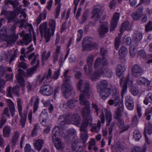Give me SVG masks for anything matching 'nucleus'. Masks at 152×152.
<instances>
[{
	"mask_svg": "<svg viewBox=\"0 0 152 152\" xmlns=\"http://www.w3.org/2000/svg\"><path fill=\"white\" fill-rule=\"evenodd\" d=\"M90 107L83 108L82 113L84 118L81 125L80 127V130L81 132L80 137L83 140L84 143L87 140L88 137L87 127L90 125L91 127V130L93 132L96 133L99 132L101 128V121L99 120L97 124H92V118L90 115Z\"/></svg>",
	"mask_w": 152,
	"mask_h": 152,
	"instance_id": "obj_1",
	"label": "nucleus"
},
{
	"mask_svg": "<svg viewBox=\"0 0 152 152\" xmlns=\"http://www.w3.org/2000/svg\"><path fill=\"white\" fill-rule=\"evenodd\" d=\"M107 62L106 59H101L97 58L95 60L94 67L95 71L90 76L91 81L98 80L101 76L103 77H110L113 75L112 71L107 67Z\"/></svg>",
	"mask_w": 152,
	"mask_h": 152,
	"instance_id": "obj_2",
	"label": "nucleus"
},
{
	"mask_svg": "<svg viewBox=\"0 0 152 152\" xmlns=\"http://www.w3.org/2000/svg\"><path fill=\"white\" fill-rule=\"evenodd\" d=\"M33 57L34 58L31 62V64L33 65L36 63V65L35 66H34L32 68L27 70V75H26L24 73L22 69H18V74L17 75L16 77L17 80L19 83L20 86L22 87L23 93H24L25 88V78L33 74L35 70L39 66V61L38 59L39 57V55H36L34 56V54L33 53L29 56L28 57V59L30 60Z\"/></svg>",
	"mask_w": 152,
	"mask_h": 152,
	"instance_id": "obj_3",
	"label": "nucleus"
},
{
	"mask_svg": "<svg viewBox=\"0 0 152 152\" xmlns=\"http://www.w3.org/2000/svg\"><path fill=\"white\" fill-rule=\"evenodd\" d=\"M90 85L88 82L80 80L77 85L78 89L81 91L80 96V104L85 106V107H90L89 102L86 99L89 98L90 94Z\"/></svg>",
	"mask_w": 152,
	"mask_h": 152,
	"instance_id": "obj_4",
	"label": "nucleus"
},
{
	"mask_svg": "<svg viewBox=\"0 0 152 152\" xmlns=\"http://www.w3.org/2000/svg\"><path fill=\"white\" fill-rule=\"evenodd\" d=\"M56 24L55 20L53 19H50L49 20L48 24L51 29V32H50V28L47 27V23L46 22H44L40 25V33L42 35L44 34L46 42H48L50 41L51 35L53 36L54 34Z\"/></svg>",
	"mask_w": 152,
	"mask_h": 152,
	"instance_id": "obj_5",
	"label": "nucleus"
},
{
	"mask_svg": "<svg viewBox=\"0 0 152 152\" xmlns=\"http://www.w3.org/2000/svg\"><path fill=\"white\" fill-rule=\"evenodd\" d=\"M59 126L60 129L61 130V133H63V137L66 140L68 141L72 137H74V138L72 139L71 142V148L72 150L75 151L77 147L78 143V139L76 136V132L75 129L73 128H71L69 129L68 131L66 130L63 128L64 125L62 126L61 125V122H59Z\"/></svg>",
	"mask_w": 152,
	"mask_h": 152,
	"instance_id": "obj_6",
	"label": "nucleus"
},
{
	"mask_svg": "<svg viewBox=\"0 0 152 152\" xmlns=\"http://www.w3.org/2000/svg\"><path fill=\"white\" fill-rule=\"evenodd\" d=\"M61 122V125H65L66 124H72L76 126L80 124L81 122V118L79 115L77 113L72 114H68L60 116L58 120Z\"/></svg>",
	"mask_w": 152,
	"mask_h": 152,
	"instance_id": "obj_7",
	"label": "nucleus"
},
{
	"mask_svg": "<svg viewBox=\"0 0 152 152\" xmlns=\"http://www.w3.org/2000/svg\"><path fill=\"white\" fill-rule=\"evenodd\" d=\"M69 71V69L65 70L63 73V79L64 83L61 86V90L66 98H68L70 96L72 88L70 81V77L68 75Z\"/></svg>",
	"mask_w": 152,
	"mask_h": 152,
	"instance_id": "obj_8",
	"label": "nucleus"
},
{
	"mask_svg": "<svg viewBox=\"0 0 152 152\" xmlns=\"http://www.w3.org/2000/svg\"><path fill=\"white\" fill-rule=\"evenodd\" d=\"M61 129L59 126H55L52 131V141L56 148L58 149H62L64 147V144L59 138L63 137V133H61Z\"/></svg>",
	"mask_w": 152,
	"mask_h": 152,
	"instance_id": "obj_9",
	"label": "nucleus"
},
{
	"mask_svg": "<svg viewBox=\"0 0 152 152\" xmlns=\"http://www.w3.org/2000/svg\"><path fill=\"white\" fill-rule=\"evenodd\" d=\"M16 25L15 23L12 26L11 31H12V34H10L8 36L7 34V30L5 28H2L0 31V34L2 37H4L6 40L7 42H13L17 39L18 38V35H16L15 33Z\"/></svg>",
	"mask_w": 152,
	"mask_h": 152,
	"instance_id": "obj_10",
	"label": "nucleus"
},
{
	"mask_svg": "<svg viewBox=\"0 0 152 152\" xmlns=\"http://www.w3.org/2000/svg\"><path fill=\"white\" fill-rule=\"evenodd\" d=\"M132 26V23H129L128 21H125L122 24V25L120 29L121 34H119L118 36L116 37L115 39V46L116 49L117 50L120 46L121 36L124 31L125 30L128 31L131 30Z\"/></svg>",
	"mask_w": 152,
	"mask_h": 152,
	"instance_id": "obj_11",
	"label": "nucleus"
},
{
	"mask_svg": "<svg viewBox=\"0 0 152 152\" xmlns=\"http://www.w3.org/2000/svg\"><path fill=\"white\" fill-rule=\"evenodd\" d=\"M92 38L87 37L84 38L82 43V47L84 50H89L96 49L98 47V45L92 42Z\"/></svg>",
	"mask_w": 152,
	"mask_h": 152,
	"instance_id": "obj_12",
	"label": "nucleus"
},
{
	"mask_svg": "<svg viewBox=\"0 0 152 152\" xmlns=\"http://www.w3.org/2000/svg\"><path fill=\"white\" fill-rule=\"evenodd\" d=\"M121 80L120 84L121 86L122 87L121 95L122 99H123L124 96L127 92V87H131L133 84V81L132 80H129L128 76L123 78L121 77Z\"/></svg>",
	"mask_w": 152,
	"mask_h": 152,
	"instance_id": "obj_13",
	"label": "nucleus"
},
{
	"mask_svg": "<svg viewBox=\"0 0 152 152\" xmlns=\"http://www.w3.org/2000/svg\"><path fill=\"white\" fill-rule=\"evenodd\" d=\"M17 105L19 114L21 117L20 122L22 127H23L26 123L27 116L26 114H22V102L20 98L17 99Z\"/></svg>",
	"mask_w": 152,
	"mask_h": 152,
	"instance_id": "obj_14",
	"label": "nucleus"
},
{
	"mask_svg": "<svg viewBox=\"0 0 152 152\" xmlns=\"http://www.w3.org/2000/svg\"><path fill=\"white\" fill-rule=\"evenodd\" d=\"M94 57L93 55L90 54L87 58L86 61L88 65H86L84 69L85 73L88 75L91 73L92 71V65L94 62Z\"/></svg>",
	"mask_w": 152,
	"mask_h": 152,
	"instance_id": "obj_15",
	"label": "nucleus"
},
{
	"mask_svg": "<svg viewBox=\"0 0 152 152\" xmlns=\"http://www.w3.org/2000/svg\"><path fill=\"white\" fill-rule=\"evenodd\" d=\"M19 89L20 88L18 86L13 88L9 86L7 89V96L10 97H12L13 95L19 96L20 95Z\"/></svg>",
	"mask_w": 152,
	"mask_h": 152,
	"instance_id": "obj_16",
	"label": "nucleus"
},
{
	"mask_svg": "<svg viewBox=\"0 0 152 152\" xmlns=\"http://www.w3.org/2000/svg\"><path fill=\"white\" fill-rule=\"evenodd\" d=\"M40 93L45 96H50L53 92V88L49 84L43 85L41 87Z\"/></svg>",
	"mask_w": 152,
	"mask_h": 152,
	"instance_id": "obj_17",
	"label": "nucleus"
},
{
	"mask_svg": "<svg viewBox=\"0 0 152 152\" xmlns=\"http://www.w3.org/2000/svg\"><path fill=\"white\" fill-rule=\"evenodd\" d=\"M52 71L50 69L48 70L47 74L44 75L42 76L40 75L37 76L36 78L37 84L38 85H40L45 78L46 79V81L48 82H49L50 81L48 80L52 78Z\"/></svg>",
	"mask_w": 152,
	"mask_h": 152,
	"instance_id": "obj_18",
	"label": "nucleus"
},
{
	"mask_svg": "<svg viewBox=\"0 0 152 152\" xmlns=\"http://www.w3.org/2000/svg\"><path fill=\"white\" fill-rule=\"evenodd\" d=\"M48 115L46 110H43L40 115L39 120L43 126L46 127L48 125Z\"/></svg>",
	"mask_w": 152,
	"mask_h": 152,
	"instance_id": "obj_19",
	"label": "nucleus"
},
{
	"mask_svg": "<svg viewBox=\"0 0 152 152\" xmlns=\"http://www.w3.org/2000/svg\"><path fill=\"white\" fill-rule=\"evenodd\" d=\"M92 107L95 110L97 115L100 118L101 123L102 124H104L105 122V120L103 110L99 109L96 104L93 102L92 104Z\"/></svg>",
	"mask_w": 152,
	"mask_h": 152,
	"instance_id": "obj_20",
	"label": "nucleus"
},
{
	"mask_svg": "<svg viewBox=\"0 0 152 152\" xmlns=\"http://www.w3.org/2000/svg\"><path fill=\"white\" fill-rule=\"evenodd\" d=\"M120 14L119 13H115L113 16L111 22V27L110 31H112L116 27L118 22L119 20Z\"/></svg>",
	"mask_w": 152,
	"mask_h": 152,
	"instance_id": "obj_21",
	"label": "nucleus"
},
{
	"mask_svg": "<svg viewBox=\"0 0 152 152\" xmlns=\"http://www.w3.org/2000/svg\"><path fill=\"white\" fill-rule=\"evenodd\" d=\"M132 74L134 77H137L141 76L143 72L141 68L137 64H134L132 68Z\"/></svg>",
	"mask_w": 152,
	"mask_h": 152,
	"instance_id": "obj_22",
	"label": "nucleus"
},
{
	"mask_svg": "<svg viewBox=\"0 0 152 152\" xmlns=\"http://www.w3.org/2000/svg\"><path fill=\"white\" fill-rule=\"evenodd\" d=\"M104 120L105 118L106 120V125L107 126H110L112 123H115L112 122L111 123L112 120L113 116L110 110H108L107 109H105L104 110Z\"/></svg>",
	"mask_w": 152,
	"mask_h": 152,
	"instance_id": "obj_23",
	"label": "nucleus"
},
{
	"mask_svg": "<svg viewBox=\"0 0 152 152\" xmlns=\"http://www.w3.org/2000/svg\"><path fill=\"white\" fill-rule=\"evenodd\" d=\"M103 11L101 10L98 5L95 6L92 12L93 18H95L97 20L99 19L102 15Z\"/></svg>",
	"mask_w": 152,
	"mask_h": 152,
	"instance_id": "obj_24",
	"label": "nucleus"
},
{
	"mask_svg": "<svg viewBox=\"0 0 152 152\" xmlns=\"http://www.w3.org/2000/svg\"><path fill=\"white\" fill-rule=\"evenodd\" d=\"M18 15L16 14L15 11L11 12L10 11H7L5 14V17L8 20V23L13 22Z\"/></svg>",
	"mask_w": 152,
	"mask_h": 152,
	"instance_id": "obj_25",
	"label": "nucleus"
},
{
	"mask_svg": "<svg viewBox=\"0 0 152 152\" xmlns=\"http://www.w3.org/2000/svg\"><path fill=\"white\" fill-rule=\"evenodd\" d=\"M108 23L107 22H104L98 28V33L101 36H103L107 33L108 31Z\"/></svg>",
	"mask_w": 152,
	"mask_h": 152,
	"instance_id": "obj_26",
	"label": "nucleus"
},
{
	"mask_svg": "<svg viewBox=\"0 0 152 152\" xmlns=\"http://www.w3.org/2000/svg\"><path fill=\"white\" fill-rule=\"evenodd\" d=\"M44 143V140L42 139H38L34 140L33 142L34 148L39 151L42 149Z\"/></svg>",
	"mask_w": 152,
	"mask_h": 152,
	"instance_id": "obj_27",
	"label": "nucleus"
},
{
	"mask_svg": "<svg viewBox=\"0 0 152 152\" xmlns=\"http://www.w3.org/2000/svg\"><path fill=\"white\" fill-rule=\"evenodd\" d=\"M142 35L140 31H137L135 32L132 37V41L134 43L137 45V43L139 42L142 39Z\"/></svg>",
	"mask_w": 152,
	"mask_h": 152,
	"instance_id": "obj_28",
	"label": "nucleus"
},
{
	"mask_svg": "<svg viewBox=\"0 0 152 152\" xmlns=\"http://www.w3.org/2000/svg\"><path fill=\"white\" fill-rule=\"evenodd\" d=\"M108 82L106 80H103L99 82L96 84L97 90L108 89Z\"/></svg>",
	"mask_w": 152,
	"mask_h": 152,
	"instance_id": "obj_29",
	"label": "nucleus"
},
{
	"mask_svg": "<svg viewBox=\"0 0 152 152\" xmlns=\"http://www.w3.org/2000/svg\"><path fill=\"white\" fill-rule=\"evenodd\" d=\"M39 98L38 96H33L31 99L30 101V104H32L34 102L33 112H35L37 110L39 106Z\"/></svg>",
	"mask_w": 152,
	"mask_h": 152,
	"instance_id": "obj_30",
	"label": "nucleus"
},
{
	"mask_svg": "<svg viewBox=\"0 0 152 152\" xmlns=\"http://www.w3.org/2000/svg\"><path fill=\"white\" fill-rule=\"evenodd\" d=\"M100 98L103 99H107L110 94V91L108 89L97 90Z\"/></svg>",
	"mask_w": 152,
	"mask_h": 152,
	"instance_id": "obj_31",
	"label": "nucleus"
},
{
	"mask_svg": "<svg viewBox=\"0 0 152 152\" xmlns=\"http://www.w3.org/2000/svg\"><path fill=\"white\" fill-rule=\"evenodd\" d=\"M142 9L139 8L132 15L133 19L134 20L139 19L142 16Z\"/></svg>",
	"mask_w": 152,
	"mask_h": 152,
	"instance_id": "obj_32",
	"label": "nucleus"
},
{
	"mask_svg": "<svg viewBox=\"0 0 152 152\" xmlns=\"http://www.w3.org/2000/svg\"><path fill=\"white\" fill-rule=\"evenodd\" d=\"M78 103V100L76 99H69L67 102V107L70 109L73 108L77 105Z\"/></svg>",
	"mask_w": 152,
	"mask_h": 152,
	"instance_id": "obj_33",
	"label": "nucleus"
},
{
	"mask_svg": "<svg viewBox=\"0 0 152 152\" xmlns=\"http://www.w3.org/2000/svg\"><path fill=\"white\" fill-rule=\"evenodd\" d=\"M12 131L11 127L8 125L5 126L3 129V136L5 138H8L10 136Z\"/></svg>",
	"mask_w": 152,
	"mask_h": 152,
	"instance_id": "obj_34",
	"label": "nucleus"
},
{
	"mask_svg": "<svg viewBox=\"0 0 152 152\" xmlns=\"http://www.w3.org/2000/svg\"><path fill=\"white\" fill-rule=\"evenodd\" d=\"M137 83L140 85H145L146 86L149 85L150 82L146 78L144 77H140L139 78L137 81Z\"/></svg>",
	"mask_w": 152,
	"mask_h": 152,
	"instance_id": "obj_35",
	"label": "nucleus"
},
{
	"mask_svg": "<svg viewBox=\"0 0 152 152\" xmlns=\"http://www.w3.org/2000/svg\"><path fill=\"white\" fill-rule=\"evenodd\" d=\"M125 70V68L124 66L121 64L118 65L116 69V75L119 77H120L123 74Z\"/></svg>",
	"mask_w": 152,
	"mask_h": 152,
	"instance_id": "obj_36",
	"label": "nucleus"
},
{
	"mask_svg": "<svg viewBox=\"0 0 152 152\" xmlns=\"http://www.w3.org/2000/svg\"><path fill=\"white\" fill-rule=\"evenodd\" d=\"M152 133V126L150 122H148L145 125L144 135L150 134Z\"/></svg>",
	"mask_w": 152,
	"mask_h": 152,
	"instance_id": "obj_37",
	"label": "nucleus"
},
{
	"mask_svg": "<svg viewBox=\"0 0 152 152\" xmlns=\"http://www.w3.org/2000/svg\"><path fill=\"white\" fill-rule=\"evenodd\" d=\"M118 125L120 128L123 129V131L120 132L121 133L127 130L129 128V126H124V121L123 120L121 119L118 120Z\"/></svg>",
	"mask_w": 152,
	"mask_h": 152,
	"instance_id": "obj_38",
	"label": "nucleus"
},
{
	"mask_svg": "<svg viewBox=\"0 0 152 152\" xmlns=\"http://www.w3.org/2000/svg\"><path fill=\"white\" fill-rule=\"evenodd\" d=\"M118 53L121 58H124L127 53V48L124 46H121L119 50Z\"/></svg>",
	"mask_w": 152,
	"mask_h": 152,
	"instance_id": "obj_39",
	"label": "nucleus"
},
{
	"mask_svg": "<svg viewBox=\"0 0 152 152\" xmlns=\"http://www.w3.org/2000/svg\"><path fill=\"white\" fill-rule=\"evenodd\" d=\"M46 15L47 13L45 11H43L39 14L38 18L36 20V22L37 24H39L40 23L42 19H46Z\"/></svg>",
	"mask_w": 152,
	"mask_h": 152,
	"instance_id": "obj_40",
	"label": "nucleus"
},
{
	"mask_svg": "<svg viewBox=\"0 0 152 152\" xmlns=\"http://www.w3.org/2000/svg\"><path fill=\"white\" fill-rule=\"evenodd\" d=\"M51 53L50 51H48L47 52L45 50H44L42 53V61H43V64H44V61L47 60L50 56Z\"/></svg>",
	"mask_w": 152,
	"mask_h": 152,
	"instance_id": "obj_41",
	"label": "nucleus"
},
{
	"mask_svg": "<svg viewBox=\"0 0 152 152\" xmlns=\"http://www.w3.org/2000/svg\"><path fill=\"white\" fill-rule=\"evenodd\" d=\"M114 126V123H112L108 128V131L110 136L108 137V145H110L111 142L112 136L111 135Z\"/></svg>",
	"mask_w": 152,
	"mask_h": 152,
	"instance_id": "obj_42",
	"label": "nucleus"
},
{
	"mask_svg": "<svg viewBox=\"0 0 152 152\" xmlns=\"http://www.w3.org/2000/svg\"><path fill=\"white\" fill-rule=\"evenodd\" d=\"M31 35L28 34H26L23 37V42L26 45H27L31 41Z\"/></svg>",
	"mask_w": 152,
	"mask_h": 152,
	"instance_id": "obj_43",
	"label": "nucleus"
},
{
	"mask_svg": "<svg viewBox=\"0 0 152 152\" xmlns=\"http://www.w3.org/2000/svg\"><path fill=\"white\" fill-rule=\"evenodd\" d=\"M19 137V134L18 132L15 131L13 134L12 138V144H15L17 142Z\"/></svg>",
	"mask_w": 152,
	"mask_h": 152,
	"instance_id": "obj_44",
	"label": "nucleus"
},
{
	"mask_svg": "<svg viewBox=\"0 0 152 152\" xmlns=\"http://www.w3.org/2000/svg\"><path fill=\"white\" fill-rule=\"evenodd\" d=\"M144 103L146 105H148V103H152V94L149 93L145 97Z\"/></svg>",
	"mask_w": 152,
	"mask_h": 152,
	"instance_id": "obj_45",
	"label": "nucleus"
},
{
	"mask_svg": "<svg viewBox=\"0 0 152 152\" xmlns=\"http://www.w3.org/2000/svg\"><path fill=\"white\" fill-rule=\"evenodd\" d=\"M135 45L131 43L129 48V53L130 56L132 57H134L135 55Z\"/></svg>",
	"mask_w": 152,
	"mask_h": 152,
	"instance_id": "obj_46",
	"label": "nucleus"
},
{
	"mask_svg": "<svg viewBox=\"0 0 152 152\" xmlns=\"http://www.w3.org/2000/svg\"><path fill=\"white\" fill-rule=\"evenodd\" d=\"M133 137L136 141H138L141 137V135L138 130H136L134 132Z\"/></svg>",
	"mask_w": 152,
	"mask_h": 152,
	"instance_id": "obj_47",
	"label": "nucleus"
},
{
	"mask_svg": "<svg viewBox=\"0 0 152 152\" xmlns=\"http://www.w3.org/2000/svg\"><path fill=\"white\" fill-rule=\"evenodd\" d=\"M146 148L144 147L142 149L138 146H135L133 148L132 152H145Z\"/></svg>",
	"mask_w": 152,
	"mask_h": 152,
	"instance_id": "obj_48",
	"label": "nucleus"
},
{
	"mask_svg": "<svg viewBox=\"0 0 152 152\" xmlns=\"http://www.w3.org/2000/svg\"><path fill=\"white\" fill-rule=\"evenodd\" d=\"M39 128V126L37 124H36L34 125V128L32 131L31 133L32 136L34 137L37 135Z\"/></svg>",
	"mask_w": 152,
	"mask_h": 152,
	"instance_id": "obj_49",
	"label": "nucleus"
},
{
	"mask_svg": "<svg viewBox=\"0 0 152 152\" xmlns=\"http://www.w3.org/2000/svg\"><path fill=\"white\" fill-rule=\"evenodd\" d=\"M25 28H28L30 34L34 35L35 33L34 31L33 28L32 24L29 23H27L25 26Z\"/></svg>",
	"mask_w": 152,
	"mask_h": 152,
	"instance_id": "obj_50",
	"label": "nucleus"
},
{
	"mask_svg": "<svg viewBox=\"0 0 152 152\" xmlns=\"http://www.w3.org/2000/svg\"><path fill=\"white\" fill-rule=\"evenodd\" d=\"M83 35V30L80 29L78 30L77 31V37L76 41L77 42L80 41Z\"/></svg>",
	"mask_w": 152,
	"mask_h": 152,
	"instance_id": "obj_51",
	"label": "nucleus"
},
{
	"mask_svg": "<svg viewBox=\"0 0 152 152\" xmlns=\"http://www.w3.org/2000/svg\"><path fill=\"white\" fill-rule=\"evenodd\" d=\"M138 57L141 59H144L146 58V54L145 51L143 50L139 51L137 53Z\"/></svg>",
	"mask_w": 152,
	"mask_h": 152,
	"instance_id": "obj_52",
	"label": "nucleus"
},
{
	"mask_svg": "<svg viewBox=\"0 0 152 152\" xmlns=\"http://www.w3.org/2000/svg\"><path fill=\"white\" fill-rule=\"evenodd\" d=\"M5 83L6 82L4 80L0 79V92H4L3 88H4Z\"/></svg>",
	"mask_w": 152,
	"mask_h": 152,
	"instance_id": "obj_53",
	"label": "nucleus"
},
{
	"mask_svg": "<svg viewBox=\"0 0 152 152\" xmlns=\"http://www.w3.org/2000/svg\"><path fill=\"white\" fill-rule=\"evenodd\" d=\"M26 19H21L20 20L16 21L15 23L16 25L18 23L19 24V28H22L24 26V25Z\"/></svg>",
	"mask_w": 152,
	"mask_h": 152,
	"instance_id": "obj_54",
	"label": "nucleus"
},
{
	"mask_svg": "<svg viewBox=\"0 0 152 152\" xmlns=\"http://www.w3.org/2000/svg\"><path fill=\"white\" fill-rule=\"evenodd\" d=\"M60 69L59 68L57 71L54 72L53 75L52 76V79L54 80H56L57 79L60 75Z\"/></svg>",
	"mask_w": 152,
	"mask_h": 152,
	"instance_id": "obj_55",
	"label": "nucleus"
},
{
	"mask_svg": "<svg viewBox=\"0 0 152 152\" xmlns=\"http://www.w3.org/2000/svg\"><path fill=\"white\" fill-rule=\"evenodd\" d=\"M127 108L130 110H133L134 108V102L125 103Z\"/></svg>",
	"mask_w": 152,
	"mask_h": 152,
	"instance_id": "obj_56",
	"label": "nucleus"
},
{
	"mask_svg": "<svg viewBox=\"0 0 152 152\" xmlns=\"http://www.w3.org/2000/svg\"><path fill=\"white\" fill-rule=\"evenodd\" d=\"M119 105L118 108V111L119 112L121 113L124 110V106L123 104V99H122L121 101L118 103Z\"/></svg>",
	"mask_w": 152,
	"mask_h": 152,
	"instance_id": "obj_57",
	"label": "nucleus"
},
{
	"mask_svg": "<svg viewBox=\"0 0 152 152\" xmlns=\"http://www.w3.org/2000/svg\"><path fill=\"white\" fill-rule=\"evenodd\" d=\"M133 84L131 86V87H129L130 88L131 91L132 93L134 95H136L138 94V91L137 89L135 87L132 86Z\"/></svg>",
	"mask_w": 152,
	"mask_h": 152,
	"instance_id": "obj_58",
	"label": "nucleus"
},
{
	"mask_svg": "<svg viewBox=\"0 0 152 152\" xmlns=\"http://www.w3.org/2000/svg\"><path fill=\"white\" fill-rule=\"evenodd\" d=\"M145 30L146 31L152 30V22L150 20L145 26Z\"/></svg>",
	"mask_w": 152,
	"mask_h": 152,
	"instance_id": "obj_59",
	"label": "nucleus"
},
{
	"mask_svg": "<svg viewBox=\"0 0 152 152\" xmlns=\"http://www.w3.org/2000/svg\"><path fill=\"white\" fill-rule=\"evenodd\" d=\"M114 96V101L115 102V106H116L118 105V103L121 101L120 100V94Z\"/></svg>",
	"mask_w": 152,
	"mask_h": 152,
	"instance_id": "obj_60",
	"label": "nucleus"
},
{
	"mask_svg": "<svg viewBox=\"0 0 152 152\" xmlns=\"http://www.w3.org/2000/svg\"><path fill=\"white\" fill-rule=\"evenodd\" d=\"M111 93L112 95L114 96L119 94V91L116 87L114 86L113 87V89L111 92Z\"/></svg>",
	"mask_w": 152,
	"mask_h": 152,
	"instance_id": "obj_61",
	"label": "nucleus"
},
{
	"mask_svg": "<svg viewBox=\"0 0 152 152\" xmlns=\"http://www.w3.org/2000/svg\"><path fill=\"white\" fill-rule=\"evenodd\" d=\"M96 144L95 140L94 139H91L89 141V145L88 149L91 150L92 149V147Z\"/></svg>",
	"mask_w": 152,
	"mask_h": 152,
	"instance_id": "obj_62",
	"label": "nucleus"
},
{
	"mask_svg": "<svg viewBox=\"0 0 152 152\" xmlns=\"http://www.w3.org/2000/svg\"><path fill=\"white\" fill-rule=\"evenodd\" d=\"M6 121L7 119L6 117L2 115L0 121V128H2V126L5 124Z\"/></svg>",
	"mask_w": 152,
	"mask_h": 152,
	"instance_id": "obj_63",
	"label": "nucleus"
},
{
	"mask_svg": "<svg viewBox=\"0 0 152 152\" xmlns=\"http://www.w3.org/2000/svg\"><path fill=\"white\" fill-rule=\"evenodd\" d=\"M32 151H35L31 149L30 145L29 144H26L24 147L25 152H32Z\"/></svg>",
	"mask_w": 152,
	"mask_h": 152,
	"instance_id": "obj_64",
	"label": "nucleus"
}]
</instances>
